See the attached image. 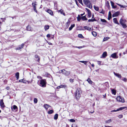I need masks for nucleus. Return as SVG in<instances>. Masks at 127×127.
Wrapping results in <instances>:
<instances>
[{"instance_id": "nucleus-32", "label": "nucleus", "mask_w": 127, "mask_h": 127, "mask_svg": "<svg viewBox=\"0 0 127 127\" xmlns=\"http://www.w3.org/2000/svg\"><path fill=\"white\" fill-rule=\"evenodd\" d=\"M35 58H38V59L37 60V61L39 62L40 61V58H39V57H38V56L37 55H36L35 56Z\"/></svg>"}, {"instance_id": "nucleus-8", "label": "nucleus", "mask_w": 127, "mask_h": 127, "mask_svg": "<svg viewBox=\"0 0 127 127\" xmlns=\"http://www.w3.org/2000/svg\"><path fill=\"white\" fill-rule=\"evenodd\" d=\"M0 105L2 108H3L5 107L4 103L3 102V100L1 99V100L0 102Z\"/></svg>"}, {"instance_id": "nucleus-57", "label": "nucleus", "mask_w": 127, "mask_h": 127, "mask_svg": "<svg viewBox=\"0 0 127 127\" xmlns=\"http://www.w3.org/2000/svg\"><path fill=\"white\" fill-rule=\"evenodd\" d=\"M1 19H2V21L3 22V21H4L5 20V18H1Z\"/></svg>"}, {"instance_id": "nucleus-29", "label": "nucleus", "mask_w": 127, "mask_h": 127, "mask_svg": "<svg viewBox=\"0 0 127 127\" xmlns=\"http://www.w3.org/2000/svg\"><path fill=\"white\" fill-rule=\"evenodd\" d=\"M96 20L95 18H94L93 19H89L88 20V22H93L95 21H96Z\"/></svg>"}, {"instance_id": "nucleus-61", "label": "nucleus", "mask_w": 127, "mask_h": 127, "mask_svg": "<svg viewBox=\"0 0 127 127\" xmlns=\"http://www.w3.org/2000/svg\"><path fill=\"white\" fill-rule=\"evenodd\" d=\"M100 63H101V62L100 61H98L97 62V63L98 65H101Z\"/></svg>"}, {"instance_id": "nucleus-26", "label": "nucleus", "mask_w": 127, "mask_h": 127, "mask_svg": "<svg viewBox=\"0 0 127 127\" xmlns=\"http://www.w3.org/2000/svg\"><path fill=\"white\" fill-rule=\"evenodd\" d=\"M15 76L17 80L19 78V73L18 72H17L15 74Z\"/></svg>"}, {"instance_id": "nucleus-34", "label": "nucleus", "mask_w": 127, "mask_h": 127, "mask_svg": "<svg viewBox=\"0 0 127 127\" xmlns=\"http://www.w3.org/2000/svg\"><path fill=\"white\" fill-rule=\"evenodd\" d=\"M49 27V26L48 25H46L44 27V29L45 31L48 30Z\"/></svg>"}, {"instance_id": "nucleus-42", "label": "nucleus", "mask_w": 127, "mask_h": 127, "mask_svg": "<svg viewBox=\"0 0 127 127\" xmlns=\"http://www.w3.org/2000/svg\"><path fill=\"white\" fill-rule=\"evenodd\" d=\"M77 21H80L81 20V18L80 17L79 15H78V17H77Z\"/></svg>"}, {"instance_id": "nucleus-60", "label": "nucleus", "mask_w": 127, "mask_h": 127, "mask_svg": "<svg viewBox=\"0 0 127 127\" xmlns=\"http://www.w3.org/2000/svg\"><path fill=\"white\" fill-rule=\"evenodd\" d=\"M85 9L87 10V12H88L90 11L89 9H88L87 8H86Z\"/></svg>"}, {"instance_id": "nucleus-56", "label": "nucleus", "mask_w": 127, "mask_h": 127, "mask_svg": "<svg viewBox=\"0 0 127 127\" xmlns=\"http://www.w3.org/2000/svg\"><path fill=\"white\" fill-rule=\"evenodd\" d=\"M70 82H73L74 81V80L73 79H70Z\"/></svg>"}, {"instance_id": "nucleus-50", "label": "nucleus", "mask_w": 127, "mask_h": 127, "mask_svg": "<svg viewBox=\"0 0 127 127\" xmlns=\"http://www.w3.org/2000/svg\"><path fill=\"white\" fill-rule=\"evenodd\" d=\"M66 87V85H61V88H63V87Z\"/></svg>"}, {"instance_id": "nucleus-10", "label": "nucleus", "mask_w": 127, "mask_h": 127, "mask_svg": "<svg viewBox=\"0 0 127 127\" xmlns=\"http://www.w3.org/2000/svg\"><path fill=\"white\" fill-rule=\"evenodd\" d=\"M110 2L111 6L113 8L115 9L117 8V6L116 5H114V3L113 1H111Z\"/></svg>"}, {"instance_id": "nucleus-28", "label": "nucleus", "mask_w": 127, "mask_h": 127, "mask_svg": "<svg viewBox=\"0 0 127 127\" xmlns=\"http://www.w3.org/2000/svg\"><path fill=\"white\" fill-rule=\"evenodd\" d=\"M92 34L94 36H96L97 35L96 32H95L93 31L92 32Z\"/></svg>"}, {"instance_id": "nucleus-59", "label": "nucleus", "mask_w": 127, "mask_h": 127, "mask_svg": "<svg viewBox=\"0 0 127 127\" xmlns=\"http://www.w3.org/2000/svg\"><path fill=\"white\" fill-rule=\"evenodd\" d=\"M123 80L124 81L126 82L127 80V79L126 78H124L123 79Z\"/></svg>"}, {"instance_id": "nucleus-7", "label": "nucleus", "mask_w": 127, "mask_h": 127, "mask_svg": "<svg viewBox=\"0 0 127 127\" xmlns=\"http://www.w3.org/2000/svg\"><path fill=\"white\" fill-rule=\"evenodd\" d=\"M111 56L114 59H117L118 58V56L117 55L116 53H114L112 54L111 55Z\"/></svg>"}, {"instance_id": "nucleus-1", "label": "nucleus", "mask_w": 127, "mask_h": 127, "mask_svg": "<svg viewBox=\"0 0 127 127\" xmlns=\"http://www.w3.org/2000/svg\"><path fill=\"white\" fill-rule=\"evenodd\" d=\"M81 93V91L80 88H78L77 89L75 94L76 97L77 99H79L80 97Z\"/></svg>"}, {"instance_id": "nucleus-37", "label": "nucleus", "mask_w": 127, "mask_h": 127, "mask_svg": "<svg viewBox=\"0 0 127 127\" xmlns=\"http://www.w3.org/2000/svg\"><path fill=\"white\" fill-rule=\"evenodd\" d=\"M94 8L95 9V10H96V11H98V10H99V8L98 7H96V6H94Z\"/></svg>"}, {"instance_id": "nucleus-39", "label": "nucleus", "mask_w": 127, "mask_h": 127, "mask_svg": "<svg viewBox=\"0 0 127 127\" xmlns=\"http://www.w3.org/2000/svg\"><path fill=\"white\" fill-rule=\"evenodd\" d=\"M81 18L84 20H87V19L86 18L85 16L82 17Z\"/></svg>"}, {"instance_id": "nucleus-40", "label": "nucleus", "mask_w": 127, "mask_h": 127, "mask_svg": "<svg viewBox=\"0 0 127 127\" xmlns=\"http://www.w3.org/2000/svg\"><path fill=\"white\" fill-rule=\"evenodd\" d=\"M109 37H105L104 38V39H103V41H105L107 40L109 38Z\"/></svg>"}, {"instance_id": "nucleus-3", "label": "nucleus", "mask_w": 127, "mask_h": 127, "mask_svg": "<svg viewBox=\"0 0 127 127\" xmlns=\"http://www.w3.org/2000/svg\"><path fill=\"white\" fill-rule=\"evenodd\" d=\"M46 84V80L45 79H42L40 81V86L41 87H45Z\"/></svg>"}, {"instance_id": "nucleus-13", "label": "nucleus", "mask_w": 127, "mask_h": 127, "mask_svg": "<svg viewBox=\"0 0 127 127\" xmlns=\"http://www.w3.org/2000/svg\"><path fill=\"white\" fill-rule=\"evenodd\" d=\"M24 45V44H22L21 45L19 46V47L17 48L16 49L17 50H19L20 49L23 47Z\"/></svg>"}, {"instance_id": "nucleus-55", "label": "nucleus", "mask_w": 127, "mask_h": 127, "mask_svg": "<svg viewBox=\"0 0 127 127\" xmlns=\"http://www.w3.org/2000/svg\"><path fill=\"white\" fill-rule=\"evenodd\" d=\"M37 78H38V79H41V80L42 79V77H41V76H37Z\"/></svg>"}, {"instance_id": "nucleus-63", "label": "nucleus", "mask_w": 127, "mask_h": 127, "mask_svg": "<svg viewBox=\"0 0 127 127\" xmlns=\"http://www.w3.org/2000/svg\"><path fill=\"white\" fill-rule=\"evenodd\" d=\"M117 111V110H112V111H111V112H116V111Z\"/></svg>"}, {"instance_id": "nucleus-16", "label": "nucleus", "mask_w": 127, "mask_h": 127, "mask_svg": "<svg viewBox=\"0 0 127 127\" xmlns=\"http://www.w3.org/2000/svg\"><path fill=\"white\" fill-rule=\"evenodd\" d=\"M59 12H60L61 14H63L64 16L65 15V13L64 12L63 10L62 9H60L58 11Z\"/></svg>"}, {"instance_id": "nucleus-15", "label": "nucleus", "mask_w": 127, "mask_h": 127, "mask_svg": "<svg viewBox=\"0 0 127 127\" xmlns=\"http://www.w3.org/2000/svg\"><path fill=\"white\" fill-rule=\"evenodd\" d=\"M46 12L49 13L51 15H53V13L52 10L50 9H48L47 10Z\"/></svg>"}, {"instance_id": "nucleus-38", "label": "nucleus", "mask_w": 127, "mask_h": 127, "mask_svg": "<svg viewBox=\"0 0 127 127\" xmlns=\"http://www.w3.org/2000/svg\"><path fill=\"white\" fill-rule=\"evenodd\" d=\"M79 62H80L84 63L85 65L88 62L87 61H79Z\"/></svg>"}, {"instance_id": "nucleus-31", "label": "nucleus", "mask_w": 127, "mask_h": 127, "mask_svg": "<svg viewBox=\"0 0 127 127\" xmlns=\"http://www.w3.org/2000/svg\"><path fill=\"white\" fill-rule=\"evenodd\" d=\"M112 122V120L111 119H109L108 120H107L105 121V123H106L109 124L111 122Z\"/></svg>"}, {"instance_id": "nucleus-23", "label": "nucleus", "mask_w": 127, "mask_h": 127, "mask_svg": "<svg viewBox=\"0 0 127 127\" xmlns=\"http://www.w3.org/2000/svg\"><path fill=\"white\" fill-rule=\"evenodd\" d=\"M70 23V21L69 20H68L67 22L66 23V27L67 28H68L69 26Z\"/></svg>"}, {"instance_id": "nucleus-17", "label": "nucleus", "mask_w": 127, "mask_h": 127, "mask_svg": "<svg viewBox=\"0 0 127 127\" xmlns=\"http://www.w3.org/2000/svg\"><path fill=\"white\" fill-rule=\"evenodd\" d=\"M105 5H106V6L108 8H110L109 3L108 1H107L106 2Z\"/></svg>"}, {"instance_id": "nucleus-53", "label": "nucleus", "mask_w": 127, "mask_h": 127, "mask_svg": "<svg viewBox=\"0 0 127 127\" xmlns=\"http://www.w3.org/2000/svg\"><path fill=\"white\" fill-rule=\"evenodd\" d=\"M118 117L120 118H121L123 117V115H120Z\"/></svg>"}, {"instance_id": "nucleus-64", "label": "nucleus", "mask_w": 127, "mask_h": 127, "mask_svg": "<svg viewBox=\"0 0 127 127\" xmlns=\"http://www.w3.org/2000/svg\"><path fill=\"white\" fill-rule=\"evenodd\" d=\"M23 80L22 79V80H19V82H23Z\"/></svg>"}, {"instance_id": "nucleus-24", "label": "nucleus", "mask_w": 127, "mask_h": 127, "mask_svg": "<svg viewBox=\"0 0 127 127\" xmlns=\"http://www.w3.org/2000/svg\"><path fill=\"white\" fill-rule=\"evenodd\" d=\"M26 30L28 31H32L31 27L29 25L27 26L26 28Z\"/></svg>"}, {"instance_id": "nucleus-5", "label": "nucleus", "mask_w": 127, "mask_h": 127, "mask_svg": "<svg viewBox=\"0 0 127 127\" xmlns=\"http://www.w3.org/2000/svg\"><path fill=\"white\" fill-rule=\"evenodd\" d=\"M116 99L119 102L124 103L125 102L124 98L120 96H117L116 98Z\"/></svg>"}, {"instance_id": "nucleus-52", "label": "nucleus", "mask_w": 127, "mask_h": 127, "mask_svg": "<svg viewBox=\"0 0 127 127\" xmlns=\"http://www.w3.org/2000/svg\"><path fill=\"white\" fill-rule=\"evenodd\" d=\"M78 36V37L80 38H82L83 37L82 35L81 34H79Z\"/></svg>"}, {"instance_id": "nucleus-62", "label": "nucleus", "mask_w": 127, "mask_h": 127, "mask_svg": "<svg viewBox=\"0 0 127 127\" xmlns=\"http://www.w3.org/2000/svg\"><path fill=\"white\" fill-rule=\"evenodd\" d=\"M47 42L50 45H52V43L51 42Z\"/></svg>"}, {"instance_id": "nucleus-11", "label": "nucleus", "mask_w": 127, "mask_h": 127, "mask_svg": "<svg viewBox=\"0 0 127 127\" xmlns=\"http://www.w3.org/2000/svg\"><path fill=\"white\" fill-rule=\"evenodd\" d=\"M33 6V7L34 10V11L37 13V11L36 10V2H35L34 3L33 2L32 3Z\"/></svg>"}, {"instance_id": "nucleus-36", "label": "nucleus", "mask_w": 127, "mask_h": 127, "mask_svg": "<svg viewBox=\"0 0 127 127\" xmlns=\"http://www.w3.org/2000/svg\"><path fill=\"white\" fill-rule=\"evenodd\" d=\"M58 114H56L54 116V119L55 120H57L58 119Z\"/></svg>"}, {"instance_id": "nucleus-51", "label": "nucleus", "mask_w": 127, "mask_h": 127, "mask_svg": "<svg viewBox=\"0 0 127 127\" xmlns=\"http://www.w3.org/2000/svg\"><path fill=\"white\" fill-rule=\"evenodd\" d=\"M78 0L80 3H81L82 5H83V3L82 2V0Z\"/></svg>"}, {"instance_id": "nucleus-22", "label": "nucleus", "mask_w": 127, "mask_h": 127, "mask_svg": "<svg viewBox=\"0 0 127 127\" xmlns=\"http://www.w3.org/2000/svg\"><path fill=\"white\" fill-rule=\"evenodd\" d=\"M111 92L113 94L115 95L116 93V91L114 89L111 90Z\"/></svg>"}, {"instance_id": "nucleus-35", "label": "nucleus", "mask_w": 127, "mask_h": 127, "mask_svg": "<svg viewBox=\"0 0 127 127\" xmlns=\"http://www.w3.org/2000/svg\"><path fill=\"white\" fill-rule=\"evenodd\" d=\"M92 14L91 12L90 11L88 12V15L89 17H90L91 16Z\"/></svg>"}, {"instance_id": "nucleus-21", "label": "nucleus", "mask_w": 127, "mask_h": 127, "mask_svg": "<svg viewBox=\"0 0 127 127\" xmlns=\"http://www.w3.org/2000/svg\"><path fill=\"white\" fill-rule=\"evenodd\" d=\"M111 18V14L110 11L109 12L108 17V19L109 20Z\"/></svg>"}, {"instance_id": "nucleus-9", "label": "nucleus", "mask_w": 127, "mask_h": 127, "mask_svg": "<svg viewBox=\"0 0 127 127\" xmlns=\"http://www.w3.org/2000/svg\"><path fill=\"white\" fill-rule=\"evenodd\" d=\"M114 75L118 78L121 79V76L120 74L118 73H116L115 72H114Z\"/></svg>"}, {"instance_id": "nucleus-20", "label": "nucleus", "mask_w": 127, "mask_h": 127, "mask_svg": "<svg viewBox=\"0 0 127 127\" xmlns=\"http://www.w3.org/2000/svg\"><path fill=\"white\" fill-rule=\"evenodd\" d=\"M44 107L46 110H47L49 107H50V106L47 104H45L44 105Z\"/></svg>"}, {"instance_id": "nucleus-2", "label": "nucleus", "mask_w": 127, "mask_h": 127, "mask_svg": "<svg viewBox=\"0 0 127 127\" xmlns=\"http://www.w3.org/2000/svg\"><path fill=\"white\" fill-rule=\"evenodd\" d=\"M83 1L85 4L88 7L91 8H92V6L89 0H83Z\"/></svg>"}, {"instance_id": "nucleus-30", "label": "nucleus", "mask_w": 127, "mask_h": 127, "mask_svg": "<svg viewBox=\"0 0 127 127\" xmlns=\"http://www.w3.org/2000/svg\"><path fill=\"white\" fill-rule=\"evenodd\" d=\"M121 25L124 29H125L127 27V25L126 23L123 24Z\"/></svg>"}, {"instance_id": "nucleus-33", "label": "nucleus", "mask_w": 127, "mask_h": 127, "mask_svg": "<svg viewBox=\"0 0 127 127\" xmlns=\"http://www.w3.org/2000/svg\"><path fill=\"white\" fill-rule=\"evenodd\" d=\"M87 81L90 84H92L93 82L91 80L90 78H88Z\"/></svg>"}, {"instance_id": "nucleus-45", "label": "nucleus", "mask_w": 127, "mask_h": 127, "mask_svg": "<svg viewBox=\"0 0 127 127\" xmlns=\"http://www.w3.org/2000/svg\"><path fill=\"white\" fill-rule=\"evenodd\" d=\"M13 108L15 110L17 108V107L15 105H14L13 106Z\"/></svg>"}, {"instance_id": "nucleus-25", "label": "nucleus", "mask_w": 127, "mask_h": 127, "mask_svg": "<svg viewBox=\"0 0 127 127\" xmlns=\"http://www.w3.org/2000/svg\"><path fill=\"white\" fill-rule=\"evenodd\" d=\"M126 108V107H120L117 109V111H119L120 110H122L124 109L125 108Z\"/></svg>"}, {"instance_id": "nucleus-49", "label": "nucleus", "mask_w": 127, "mask_h": 127, "mask_svg": "<svg viewBox=\"0 0 127 127\" xmlns=\"http://www.w3.org/2000/svg\"><path fill=\"white\" fill-rule=\"evenodd\" d=\"M84 28L85 29L87 30H88V29H89V27L87 26H84Z\"/></svg>"}, {"instance_id": "nucleus-41", "label": "nucleus", "mask_w": 127, "mask_h": 127, "mask_svg": "<svg viewBox=\"0 0 127 127\" xmlns=\"http://www.w3.org/2000/svg\"><path fill=\"white\" fill-rule=\"evenodd\" d=\"M54 112V111L52 110H51L49 111H48V114H51L53 113Z\"/></svg>"}, {"instance_id": "nucleus-43", "label": "nucleus", "mask_w": 127, "mask_h": 127, "mask_svg": "<svg viewBox=\"0 0 127 127\" xmlns=\"http://www.w3.org/2000/svg\"><path fill=\"white\" fill-rule=\"evenodd\" d=\"M34 102L35 103H36L37 102V98H35L34 99Z\"/></svg>"}, {"instance_id": "nucleus-58", "label": "nucleus", "mask_w": 127, "mask_h": 127, "mask_svg": "<svg viewBox=\"0 0 127 127\" xmlns=\"http://www.w3.org/2000/svg\"><path fill=\"white\" fill-rule=\"evenodd\" d=\"M50 35L49 34H47L46 36L48 38L50 37Z\"/></svg>"}, {"instance_id": "nucleus-6", "label": "nucleus", "mask_w": 127, "mask_h": 127, "mask_svg": "<svg viewBox=\"0 0 127 127\" xmlns=\"http://www.w3.org/2000/svg\"><path fill=\"white\" fill-rule=\"evenodd\" d=\"M126 22V20L125 19H123L122 18H121L119 21V22L121 25L125 23V22Z\"/></svg>"}, {"instance_id": "nucleus-47", "label": "nucleus", "mask_w": 127, "mask_h": 127, "mask_svg": "<svg viewBox=\"0 0 127 127\" xmlns=\"http://www.w3.org/2000/svg\"><path fill=\"white\" fill-rule=\"evenodd\" d=\"M72 47H73L77 48H79V49H81V48H82V46L77 47V46H72Z\"/></svg>"}, {"instance_id": "nucleus-48", "label": "nucleus", "mask_w": 127, "mask_h": 127, "mask_svg": "<svg viewBox=\"0 0 127 127\" xmlns=\"http://www.w3.org/2000/svg\"><path fill=\"white\" fill-rule=\"evenodd\" d=\"M71 127H77V126L76 124H73L72 125Z\"/></svg>"}, {"instance_id": "nucleus-19", "label": "nucleus", "mask_w": 127, "mask_h": 127, "mask_svg": "<svg viewBox=\"0 0 127 127\" xmlns=\"http://www.w3.org/2000/svg\"><path fill=\"white\" fill-rule=\"evenodd\" d=\"M75 26V24H73L72 25H71V26L69 28V31L71 30L72 28L74 27Z\"/></svg>"}, {"instance_id": "nucleus-18", "label": "nucleus", "mask_w": 127, "mask_h": 127, "mask_svg": "<svg viewBox=\"0 0 127 127\" xmlns=\"http://www.w3.org/2000/svg\"><path fill=\"white\" fill-rule=\"evenodd\" d=\"M107 56V53L106 52H105L103 53L102 55V57L104 58Z\"/></svg>"}, {"instance_id": "nucleus-4", "label": "nucleus", "mask_w": 127, "mask_h": 127, "mask_svg": "<svg viewBox=\"0 0 127 127\" xmlns=\"http://www.w3.org/2000/svg\"><path fill=\"white\" fill-rule=\"evenodd\" d=\"M59 72L60 73H62L63 74L66 76H68L70 74V71H66L64 69L60 70Z\"/></svg>"}, {"instance_id": "nucleus-44", "label": "nucleus", "mask_w": 127, "mask_h": 127, "mask_svg": "<svg viewBox=\"0 0 127 127\" xmlns=\"http://www.w3.org/2000/svg\"><path fill=\"white\" fill-rule=\"evenodd\" d=\"M101 21L103 22H106L107 21L104 19H101Z\"/></svg>"}, {"instance_id": "nucleus-12", "label": "nucleus", "mask_w": 127, "mask_h": 127, "mask_svg": "<svg viewBox=\"0 0 127 127\" xmlns=\"http://www.w3.org/2000/svg\"><path fill=\"white\" fill-rule=\"evenodd\" d=\"M119 12H115L112 14V17H115L119 15Z\"/></svg>"}, {"instance_id": "nucleus-14", "label": "nucleus", "mask_w": 127, "mask_h": 127, "mask_svg": "<svg viewBox=\"0 0 127 127\" xmlns=\"http://www.w3.org/2000/svg\"><path fill=\"white\" fill-rule=\"evenodd\" d=\"M113 21L115 23L119 25V23L118 22L116 18H114L113 19Z\"/></svg>"}, {"instance_id": "nucleus-27", "label": "nucleus", "mask_w": 127, "mask_h": 127, "mask_svg": "<svg viewBox=\"0 0 127 127\" xmlns=\"http://www.w3.org/2000/svg\"><path fill=\"white\" fill-rule=\"evenodd\" d=\"M116 4L118 5L119 6H121V8L122 7L123 8H125L127 7V6L126 5H121L119 3H117Z\"/></svg>"}, {"instance_id": "nucleus-54", "label": "nucleus", "mask_w": 127, "mask_h": 127, "mask_svg": "<svg viewBox=\"0 0 127 127\" xmlns=\"http://www.w3.org/2000/svg\"><path fill=\"white\" fill-rule=\"evenodd\" d=\"M100 13H102L103 14H104V11H103V10H102V11L101 12H99Z\"/></svg>"}, {"instance_id": "nucleus-46", "label": "nucleus", "mask_w": 127, "mask_h": 127, "mask_svg": "<svg viewBox=\"0 0 127 127\" xmlns=\"http://www.w3.org/2000/svg\"><path fill=\"white\" fill-rule=\"evenodd\" d=\"M69 121L70 122H74L75 121V120L74 119H71Z\"/></svg>"}]
</instances>
